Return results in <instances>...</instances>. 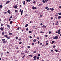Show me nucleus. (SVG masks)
I'll return each instance as SVG.
<instances>
[{"label": "nucleus", "mask_w": 61, "mask_h": 61, "mask_svg": "<svg viewBox=\"0 0 61 61\" xmlns=\"http://www.w3.org/2000/svg\"><path fill=\"white\" fill-rule=\"evenodd\" d=\"M48 36L47 35H45V36H46V37H47V36Z\"/></svg>", "instance_id": "nucleus-63"}, {"label": "nucleus", "mask_w": 61, "mask_h": 61, "mask_svg": "<svg viewBox=\"0 0 61 61\" xmlns=\"http://www.w3.org/2000/svg\"><path fill=\"white\" fill-rule=\"evenodd\" d=\"M25 1H23L24 5H25Z\"/></svg>", "instance_id": "nucleus-15"}, {"label": "nucleus", "mask_w": 61, "mask_h": 61, "mask_svg": "<svg viewBox=\"0 0 61 61\" xmlns=\"http://www.w3.org/2000/svg\"><path fill=\"white\" fill-rule=\"evenodd\" d=\"M42 2L44 3H45V0H42Z\"/></svg>", "instance_id": "nucleus-29"}, {"label": "nucleus", "mask_w": 61, "mask_h": 61, "mask_svg": "<svg viewBox=\"0 0 61 61\" xmlns=\"http://www.w3.org/2000/svg\"><path fill=\"white\" fill-rule=\"evenodd\" d=\"M4 14H7V12H5L4 13Z\"/></svg>", "instance_id": "nucleus-64"}, {"label": "nucleus", "mask_w": 61, "mask_h": 61, "mask_svg": "<svg viewBox=\"0 0 61 61\" xmlns=\"http://www.w3.org/2000/svg\"><path fill=\"white\" fill-rule=\"evenodd\" d=\"M2 35H4V32H2Z\"/></svg>", "instance_id": "nucleus-38"}, {"label": "nucleus", "mask_w": 61, "mask_h": 61, "mask_svg": "<svg viewBox=\"0 0 61 61\" xmlns=\"http://www.w3.org/2000/svg\"><path fill=\"white\" fill-rule=\"evenodd\" d=\"M26 1L27 2H30L31 0H26Z\"/></svg>", "instance_id": "nucleus-20"}, {"label": "nucleus", "mask_w": 61, "mask_h": 61, "mask_svg": "<svg viewBox=\"0 0 61 61\" xmlns=\"http://www.w3.org/2000/svg\"><path fill=\"white\" fill-rule=\"evenodd\" d=\"M9 21H10L11 20V19L10 18H9L8 20Z\"/></svg>", "instance_id": "nucleus-35"}, {"label": "nucleus", "mask_w": 61, "mask_h": 61, "mask_svg": "<svg viewBox=\"0 0 61 61\" xmlns=\"http://www.w3.org/2000/svg\"><path fill=\"white\" fill-rule=\"evenodd\" d=\"M36 58L37 59H39V57H36Z\"/></svg>", "instance_id": "nucleus-45"}, {"label": "nucleus", "mask_w": 61, "mask_h": 61, "mask_svg": "<svg viewBox=\"0 0 61 61\" xmlns=\"http://www.w3.org/2000/svg\"><path fill=\"white\" fill-rule=\"evenodd\" d=\"M47 45H48V43H47L46 44V45H45L46 46H47Z\"/></svg>", "instance_id": "nucleus-58"}, {"label": "nucleus", "mask_w": 61, "mask_h": 61, "mask_svg": "<svg viewBox=\"0 0 61 61\" xmlns=\"http://www.w3.org/2000/svg\"><path fill=\"white\" fill-rule=\"evenodd\" d=\"M3 8V6L2 5H0V8Z\"/></svg>", "instance_id": "nucleus-14"}, {"label": "nucleus", "mask_w": 61, "mask_h": 61, "mask_svg": "<svg viewBox=\"0 0 61 61\" xmlns=\"http://www.w3.org/2000/svg\"><path fill=\"white\" fill-rule=\"evenodd\" d=\"M33 3L34 4H36V1H33Z\"/></svg>", "instance_id": "nucleus-54"}, {"label": "nucleus", "mask_w": 61, "mask_h": 61, "mask_svg": "<svg viewBox=\"0 0 61 61\" xmlns=\"http://www.w3.org/2000/svg\"><path fill=\"white\" fill-rule=\"evenodd\" d=\"M17 29L18 30H19V29H20V27H18L17 28Z\"/></svg>", "instance_id": "nucleus-41"}, {"label": "nucleus", "mask_w": 61, "mask_h": 61, "mask_svg": "<svg viewBox=\"0 0 61 61\" xmlns=\"http://www.w3.org/2000/svg\"><path fill=\"white\" fill-rule=\"evenodd\" d=\"M42 27H44V28H46V26H45V25H43L42 26Z\"/></svg>", "instance_id": "nucleus-8"}, {"label": "nucleus", "mask_w": 61, "mask_h": 61, "mask_svg": "<svg viewBox=\"0 0 61 61\" xmlns=\"http://www.w3.org/2000/svg\"><path fill=\"white\" fill-rule=\"evenodd\" d=\"M51 52H54V51H53V50H51Z\"/></svg>", "instance_id": "nucleus-44"}, {"label": "nucleus", "mask_w": 61, "mask_h": 61, "mask_svg": "<svg viewBox=\"0 0 61 61\" xmlns=\"http://www.w3.org/2000/svg\"><path fill=\"white\" fill-rule=\"evenodd\" d=\"M33 41L34 42H36V39H34Z\"/></svg>", "instance_id": "nucleus-16"}, {"label": "nucleus", "mask_w": 61, "mask_h": 61, "mask_svg": "<svg viewBox=\"0 0 61 61\" xmlns=\"http://www.w3.org/2000/svg\"><path fill=\"white\" fill-rule=\"evenodd\" d=\"M40 33H42V34H44V32L43 31H40Z\"/></svg>", "instance_id": "nucleus-27"}, {"label": "nucleus", "mask_w": 61, "mask_h": 61, "mask_svg": "<svg viewBox=\"0 0 61 61\" xmlns=\"http://www.w3.org/2000/svg\"><path fill=\"white\" fill-rule=\"evenodd\" d=\"M32 56H33L32 55H29V56H31V57H32Z\"/></svg>", "instance_id": "nucleus-34"}, {"label": "nucleus", "mask_w": 61, "mask_h": 61, "mask_svg": "<svg viewBox=\"0 0 61 61\" xmlns=\"http://www.w3.org/2000/svg\"><path fill=\"white\" fill-rule=\"evenodd\" d=\"M27 48H30V46H27Z\"/></svg>", "instance_id": "nucleus-39"}, {"label": "nucleus", "mask_w": 61, "mask_h": 61, "mask_svg": "<svg viewBox=\"0 0 61 61\" xmlns=\"http://www.w3.org/2000/svg\"><path fill=\"white\" fill-rule=\"evenodd\" d=\"M48 8V7L47 6L45 7V9H47Z\"/></svg>", "instance_id": "nucleus-33"}, {"label": "nucleus", "mask_w": 61, "mask_h": 61, "mask_svg": "<svg viewBox=\"0 0 61 61\" xmlns=\"http://www.w3.org/2000/svg\"><path fill=\"white\" fill-rule=\"evenodd\" d=\"M4 37H6V38H7V36L6 35H4Z\"/></svg>", "instance_id": "nucleus-17"}, {"label": "nucleus", "mask_w": 61, "mask_h": 61, "mask_svg": "<svg viewBox=\"0 0 61 61\" xmlns=\"http://www.w3.org/2000/svg\"><path fill=\"white\" fill-rule=\"evenodd\" d=\"M24 53H22L21 54V55H24Z\"/></svg>", "instance_id": "nucleus-57"}, {"label": "nucleus", "mask_w": 61, "mask_h": 61, "mask_svg": "<svg viewBox=\"0 0 61 61\" xmlns=\"http://www.w3.org/2000/svg\"><path fill=\"white\" fill-rule=\"evenodd\" d=\"M53 39H55V36H53Z\"/></svg>", "instance_id": "nucleus-47"}, {"label": "nucleus", "mask_w": 61, "mask_h": 61, "mask_svg": "<svg viewBox=\"0 0 61 61\" xmlns=\"http://www.w3.org/2000/svg\"><path fill=\"white\" fill-rule=\"evenodd\" d=\"M55 39H58V36H56L55 37Z\"/></svg>", "instance_id": "nucleus-7"}, {"label": "nucleus", "mask_w": 61, "mask_h": 61, "mask_svg": "<svg viewBox=\"0 0 61 61\" xmlns=\"http://www.w3.org/2000/svg\"><path fill=\"white\" fill-rule=\"evenodd\" d=\"M58 35H60V34L61 33V32H58Z\"/></svg>", "instance_id": "nucleus-51"}, {"label": "nucleus", "mask_w": 61, "mask_h": 61, "mask_svg": "<svg viewBox=\"0 0 61 61\" xmlns=\"http://www.w3.org/2000/svg\"><path fill=\"white\" fill-rule=\"evenodd\" d=\"M10 10H8V14H10Z\"/></svg>", "instance_id": "nucleus-11"}, {"label": "nucleus", "mask_w": 61, "mask_h": 61, "mask_svg": "<svg viewBox=\"0 0 61 61\" xmlns=\"http://www.w3.org/2000/svg\"><path fill=\"white\" fill-rule=\"evenodd\" d=\"M56 47V46H53V48H55Z\"/></svg>", "instance_id": "nucleus-52"}, {"label": "nucleus", "mask_w": 61, "mask_h": 61, "mask_svg": "<svg viewBox=\"0 0 61 61\" xmlns=\"http://www.w3.org/2000/svg\"><path fill=\"white\" fill-rule=\"evenodd\" d=\"M34 60H36V58H33Z\"/></svg>", "instance_id": "nucleus-50"}, {"label": "nucleus", "mask_w": 61, "mask_h": 61, "mask_svg": "<svg viewBox=\"0 0 61 61\" xmlns=\"http://www.w3.org/2000/svg\"><path fill=\"white\" fill-rule=\"evenodd\" d=\"M18 40L19 41H20V40H22V38H20Z\"/></svg>", "instance_id": "nucleus-43"}, {"label": "nucleus", "mask_w": 61, "mask_h": 61, "mask_svg": "<svg viewBox=\"0 0 61 61\" xmlns=\"http://www.w3.org/2000/svg\"><path fill=\"white\" fill-rule=\"evenodd\" d=\"M42 5V4H39L38 5V6H40Z\"/></svg>", "instance_id": "nucleus-31"}, {"label": "nucleus", "mask_w": 61, "mask_h": 61, "mask_svg": "<svg viewBox=\"0 0 61 61\" xmlns=\"http://www.w3.org/2000/svg\"><path fill=\"white\" fill-rule=\"evenodd\" d=\"M61 18V16H59L58 17V19H60V18Z\"/></svg>", "instance_id": "nucleus-18"}, {"label": "nucleus", "mask_w": 61, "mask_h": 61, "mask_svg": "<svg viewBox=\"0 0 61 61\" xmlns=\"http://www.w3.org/2000/svg\"><path fill=\"white\" fill-rule=\"evenodd\" d=\"M13 7L14 8H17L18 7V6H17V5H16L15 6H13Z\"/></svg>", "instance_id": "nucleus-2"}, {"label": "nucleus", "mask_w": 61, "mask_h": 61, "mask_svg": "<svg viewBox=\"0 0 61 61\" xmlns=\"http://www.w3.org/2000/svg\"><path fill=\"white\" fill-rule=\"evenodd\" d=\"M15 39L16 40H17V39H18V37H17V36H16L15 37Z\"/></svg>", "instance_id": "nucleus-30"}, {"label": "nucleus", "mask_w": 61, "mask_h": 61, "mask_svg": "<svg viewBox=\"0 0 61 61\" xmlns=\"http://www.w3.org/2000/svg\"><path fill=\"white\" fill-rule=\"evenodd\" d=\"M33 28H35L36 27V26H35V25H34L33 26Z\"/></svg>", "instance_id": "nucleus-56"}, {"label": "nucleus", "mask_w": 61, "mask_h": 61, "mask_svg": "<svg viewBox=\"0 0 61 61\" xmlns=\"http://www.w3.org/2000/svg\"><path fill=\"white\" fill-rule=\"evenodd\" d=\"M29 33H31L32 31H29Z\"/></svg>", "instance_id": "nucleus-36"}, {"label": "nucleus", "mask_w": 61, "mask_h": 61, "mask_svg": "<svg viewBox=\"0 0 61 61\" xmlns=\"http://www.w3.org/2000/svg\"><path fill=\"white\" fill-rule=\"evenodd\" d=\"M55 41H52V44H54V43H55Z\"/></svg>", "instance_id": "nucleus-24"}, {"label": "nucleus", "mask_w": 61, "mask_h": 61, "mask_svg": "<svg viewBox=\"0 0 61 61\" xmlns=\"http://www.w3.org/2000/svg\"><path fill=\"white\" fill-rule=\"evenodd\" d=\"M9 35H12V33H10L9 34Z\"/></svg>", "instance_id": "nucleus-40"}, {"label": "nucleus", "mask_w": 61, "mask_h": 61, "mask_svg": "<svg viewBox=\"0 0 61 61\" xmlns=\"http://www.w3.org/2000/svg\"><path fill=\"white\" fill-rule=\"evenodd\" d=\"M10 2V1L9 0H8L7 2H6L5 4H8V3H9Z\"/></svg>", "instance_id": "nucleus-3"}, {"label": "nucleus", "mask_w": 61, "mask_h": 61, "mask_svg": "<svg viewBox=\"0 0 61 61\" xmlns=\"http://www.w3.org/2000/svg\"><path fill=\"white\" fill-rule=\"evenodd\" d=\"M25 57V55H24L23 57H22V58L24 59V57Z\"/></svg>", "instance_id": "nucleus-19"}, {"label": "nucleus", "mask_w": 61, "mask_h": 61, "mask_svg": "<svg viewBox=\"0 0 61 61\" xmlns=\"http://www.w3.org/2000/svg\"><path fill=\"white\" fill-rule=\"evenodd\" d=\"M38 56H40V54H38Z\"/></svg>", "instance_id": "nucleus-48"}, {"label": "nucleus", "mask_w": 61, "mask_h": 61, "mask_svg": "<svg viewBox=\"0 0 61 61\" xmlns=\"http://www.w3.org/2000/svg\"><path fill=\"white\" fill-rule=\"evenodd\" d=\"M49 10H50V8H48L47 9V10H48V11H49Z\"/></svg>", "instance_id": "nucleus-46"}, {"label": "nucleus", "mask_w": 61, "mask_h": 61, "mask_svg": "<svg viewBox=\"0 0 61 61\" xmlns=\"http://www.w3.org/2000/svg\"><path fill=\"white\" fill-rule=\"evenodd\" d=\"M51 31H49V34H51Z\"/></svg>", "instance_id": "nucleus-49"}, {"label": "nucleus", "mask_w": 61, "mask_h": 61, "mask_svg": "<svg viewBox=\"0 0 61 61\" xmlns=\"http://www.w3.org/2000/svg\"><path fill=\"white\" fill-rule=\"evenodd\" d=\"M0 30H1V31H3V30H4V29H3V28L2 27H1L0 28Z\"/></svg>", "instance_id": "nucleus-5"}, {"label": "nucleus", "mask_w": 61, "mask_h": 61, "mask_svg": "<svg viewBox=\"0 0 61 61\" xmlns=\"http://www.w3.org/2000/svg\"><path fill=\"white\" fill-rule=\"evenodd\" d=\"M7 42V40L5 41H3V43H6V42Z\"/></svg>", "instance_id": "nucleus-6"}, {"label": "nucleus", "mask_w": 61, "mask_h": 61, "mask_svg": "<svg viewBox=\"0 0 61 61\" xmlns=\"http://www.w3.org/2000/svg\"><path fill=\"white\" fill-rule=\"evenodd\" d=\"M50 10H51V11H53V10H54V9L53 8H50Z\"/></svg>", "instance_id": "nucleus-4"}, {"label": "nucleus", "mask_w": 61, "mask_h": 61, "mask_svg": "<svg viewBox=\"0 0 61 61\" xmlns=\"http://www.w3.org/2000/svg\"><path fill=\"white\" fill-rule=\"evenodd\" d=\"M10 24H13V21H11L10 22Z\"/></svg>", "instance_id": "nucleus-10"}, {"label": "nucleus", "mask_w": 61, "mask_h": 61, "mask_svg": "<svg viewBox=\"0 0 61 61\" xmlns=\"http://www.w3.org/2000/svg\"><path fill=\"white\" fill-rule=\"evenodd\" d=\"M28 30V28H26V31H27V30Z\"/></svg>", "instance_id": "nucleus-55"}, {"label": "nucleus", "mask_w": 61, "mask_h": 61, "mask_svg": "<svg viewBox=\"0 0 61 61\" xmlns=\"http://www.w3.org/2000/svg\"><path fill=\"white\" fill-rule=\"evenodd\" d=\"M37 56H35L34 57H33V58H36V57Z\"/></svg>", "instance_id": "nucleus-21"}, {"label": "nucleus", "mask_w": 61, "mask_h": 61, "mask_svg": "<svg viewBox=\"0 0 61 61\" xmlns=\"http://www.w3.org/2000/svg\"><path fill=\"white\" fill-rule=\"evenodd\" d=\"M60 29H59L58 31V32H60Z\"/></svg>", "instance_id": "nucleus-62"}, {"label": "nucleus", "mask_w": 61, "mask_h": 61, "mask_svg": "<svg viewBox=\"0 0 61 61\" xmlns=\"http://www.w3.org/2000/svg\"><path fill=\"white\" fill-rule=\"evenodd\" d=\"M22 43V42L21 41L19 42V44H21Z\"/></svg>", "instance_id": "nucleus-22"}, {"label": "nucleus", "mask_w": 61, "mask_h": 61, "mask_svg": "<svg viewBox=\"0 0 61 61\" xmlns=\"http://www.w3.org/2000/svg\"><path fill=\"white\" fill-rule=\"evenodd\" d=\"M32 9H33V10H34V9H37V8H36V7H34V6H33L32 8Z\"/></svg>", "instance_id": "nucleus-1"}, {"label": "nucleus", "mask_w": 61, "mask_h": 61, "mask_svg": "<svg viewBox=\"0 0 61 61\" xmlns=\"http://www.w3.org/2000/svg\"><path fill=\"white\" fill-rule=\"evenodd\" d=\"M30 38H32V36H30L29 37Z\"/></svg>", "instance_id": "nucleus-60"}, {"label": "nucleus", "mask_w": 61, "mask_h": 61, "mask_svg": "<svg viewBox=\"0 0 61 61\" xmlns=\"http://www.w3.org/2000/svg\"><path fill=\"white\" fill-rule=\"evenodd\" d=\"M55 51L56 52H58V50L56 49L55 50Z\"/></svg>", "instance_id": "nucleus-26"}, {"label": "nucleus", "mask_w": 61, "mask_h": 61, "mask_svg": "<svg viewBox=\"0 0 61 61\" xmlns=\"http://www.w3.org/2000/svg\"><path fill=\"white\" fill-rule=\"evenodd\" d=\"M46 43H49V41L48 40H47L46 41Z\"/></svg>", "instance_id": "nucleus-32"}, {"label": "nucleus", "mask_w": 61, "mask_h": 61, "mask_svg": "<svg viewBox=\"0 0 61 61\" xmlns=\"http://www.w3.org/2000/svg\"><path fill=\"white\" fill-rule=\"evenodd\" d=\"M58 15L57 14H56L55 15V16H57Z\"/></svg>", "instance_id": "nucleus-53"}, {"label": "nucleus", "mask_w": 61, "mask_h": 61, "mask_svg": "<svg viewBox=\"0 0 61 61\" xmlns=\"http://www.w3.org/2000/svg\"><path fill=\"white\" fill-rule=\"evenodd\" d=\"M23 10H22L21 12V15H22L23 14Z\"/></svg>", "instance_id": "nucleus-9"}, {"label": "nucleus", "mask_w": 61, "mask_h": 61, "mask_svg": "<svg viewBox=\"0 0 61 61\" xmlns=\"http://www.w3.org/2000/svg\"><path fill=\"white\" fill-rule=\"evenodd\" d=\"M7 27H8V28H10V26L9 25H8V24L7 25Z\"/></svg>", "instance_id": "nucleus-12"}, {"label": "nucleus", "mask_w": 61, "mask_h": 61, "mask_svg": "<svg viewBox=\"0 0 61 61\" xmlns=\"http://www.w3.org/2000/svg\"><path fill=\"white\" fill-rule=\"evenodd\" d=\"M28 25V24H26V25L25 27H27Z\"/></svg>", "instance_id": "nucleus-23"}, {"label": "nucleus", "mask_w": 61, "mask_h": 61, "mask_svg": "<svg viewBox=\"0 0 61 61\" xmlns=\"http://www.w3.org/2000/svg\"><path fill=\"white\" fill-rule=\"evenodd\" d=\"M15 13H17V12H18V10H16L15 11Z\"/></svg>", "instance_id": "nucleus-13"}, {"label": "nucleus", "mask_w": 61, "mask_h": 61, "mask_svg": "<svg viewBox=\"0 0 61 61\" xmlns=\"http://www.w3.org/2000/svg\"><path fill=\"white\" fill-rule=\"evenodd\" d=\"M5 41V39H2V41Z\"/></svg>", "instance_id": "nucleus-37"}, {"label": "nucleus", "mask_w": 61, "mask_h": 61, "mask_svg": "<svg viewBox=\"0 0 61 61\" xmlns=\"http://www.w3.org/2000/svg\"><path fill=\"white\" fill-rule=\"evenodd\" d=\"M45 2H46L48 1V0H45Z\"/></svg>", "instance_id": "nucleus-61"}, {"label": "nucleus", "mask_w": 61, "mask_h": 61, "mask_svg": "<svg viewBox=\"0 0 61 61\" xmlns=\"http://www.w3.org/2000/svg\"><path fill=\"white\" fill-rule=\"evenodd\" d=\"M7 38L8 39H10V37H9L8 36H7V37L6 38Z\"/></svg>", "instance_id": "nucleus-25"}, {"label": "nucleus", "mask_w": 61, "mask_h": 61, "mask_svg": "<svg viewBox=\"0 0 61 61\" xmlns=\"http://www.w3.org/2000/svg\"><path fill=\"white\" fill-rule=\"evenodd\" d=\"M58 14L59 15H61V13H58Z\"/></svg>", "instance_id": "nucleus-28"}, {"label": "nucleus", "mask_w": 61, "mask_h": 61, "mask_svg": "<svg viewBox=\"0 0 61 61\" xmlns=\"http://www.w3.org/2000/svg\"><path fill=\"white\" fill-rule=\"evenodd\" d=\"M55 25H58V23H56V24Z\"/></svg>", "instance_id": "nucleus-59"}, {"label": "nucleus", "mask_w": 61, "mask_h": 61, "mask_svg": "<svg viewBox=\"0 0 61 61\" xmlns=\"http://www.w3.org/2000/svg\"><path fill=\"white\" fill-rule=\"evenodd\" d=\"M36 51H34L33 53H36Z\"/></svg>", "instance_id": "nucleus-42"}]
</instances>
